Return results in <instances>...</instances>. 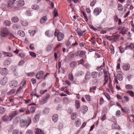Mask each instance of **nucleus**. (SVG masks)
Returning a JSON list of instances; mask_svg holds the SVG:
<instances>
[{
    "label": "nucleus",
    "mask_w": 134,
    "mask_h": 134,
    "mask_svg": "<svg viewBox=\"0 0 134 134\" xmlns=\"http://www.w3.org/2000/svg\"><path fill=\"white\" fill-rule=\"evenodd\" d=\"M54 36H56L58 41H60L64 38V34L61 32L58 31V30H56L54 33Z\"/></svg>",
    "instance_id": "1"
},
{
    "label": "nucleus",
    "mask_w": 134,
    "mask_h": 134,
    "mask_svg": "<svg viewBox=\"0 0 134 134\" xmlns=\"http://www.w3.org/2000/svg\"><path fill=\"white\" fill-rule=\"evenodd\" d=\"M31 119H30L29 122L26 120L22 119L20 121V125L21 127H24L25 126L28 127L29 125L31 123Z\"/></svg>",
    "instance_id": "2"
},
{
    "label": "nucleus",
    "mask_w": 134,
    "mask_h": 134,
    "mask_svg": "<svg viewBox=\"0 0 134 134\" xmlns=\"http://www.w3.org/2000/svg\"><path fill=\"white\" fill-rule=\"evenodd\" d=\"M2 119L4 121L7 122L10 121L12 120V118L9 114L8 115H4L2 117Z\"/></svg>",
    "instance_id": "3"
},
{
    "label": "nucleus",
    "mask_w": 134,
    "mask_h": 134,
    "mask_svg": "<svg viewBox=\"0 0 134 134\" xmlns=\"http://www.w3.org/2000/svg\"><path fill=\"white\" fill-rule=\"evenodd\" d=\"M8 33V30L7 27L3 28L1 31V35L2 36L5 37Z\"/></svg>",
    "instance_id": "4"
},
{
    "label": "nucleus",
    "mask_w": 134,
    "mask_h": 134,
    "mask_svg": "<svg viewBox=\"0 0 134 134\" xmlns=\"http://www.w3.org/2000/svg\"><path fill=\"white\" fill-rule=\"evenodd\" d=\"M69 42L71 47L72 46H74L78 44L77 42H76L74 38L71 39L69 38Z\"/></svg>",
    "instance_id": "5"
},
{
    "label": "nucleus",
    "mask_w": 134,
    "mask_h": 134,
    "mask_svg": "<svg viewBox=\"0 0 134 134\" xmlns=\"http://www.w3.org/2000/svg\"><path fill=\"white\" fill-rule=\"evenodd\" d=\"M8 79L6 77H5L1 79L0 80V84L2 85H5L8 82Z\"/></svg>",
    "instance_id": "6"
},
{
    "label": "nucleus",
    "mask_w": 134,
    "mask_h": 134,
    "mask_svg": "<svg viewBox=\"0 0 134 134\" xmlns=\"http://www.w3.org/2000/svg\"><path fill=\"white\" fill-rule=\"evenodd\" d=\"M44 72L42 71L38 72L36 75V78L38 79H42L43 78Z\"/></svg>",
    "instance_id": "7"
},
{
    "label": "nucleus",
    "mask_w": 134,
    "mask_h": 134,
    "mask_svg": "<svg viewBox=\"0 0 134 134\" xmlns=\"http://www.w3.org/2000/svg\"><path fill=\"white\" fill-rule=\"evenodd\" d=\"M118 30H121V33L122 35H124L125 34L127 31L126 30L124 26H119L118 28Z\"/></svg>",
    "instance_id": "8"
},
{
    "label": "nucleus",
    "mask_w": 134,
    "mask_h": 134,
    "mask_svg": "<svg viewBox=\"0 0 134 134\" xmlns=\"http://www.w3.org/2000/svg\"><path fill=\"white\" fill-rule=\"evenodd\" d=\"M8 72V70L5 68L1 69L0 71L1 74L3 75H7Z\"/></svg>",
    "instance_id": "9"
},
{
    "label": "nucleus",
    "mask_w": 134,
    "mask_h": 134,
    "mask_svg": "<svg viewBox=\"0 0 134 134\" xmlns=\"http://www.w3.org/2000/svg\"><path fill=\"white\" fill-rule=\"evenodd\" d=\"M36 109V108L34 107H31L30 108L29 110L26 111V114H30L31 113H33L35 112Z\"/></svg>",
    "instance_id": "10"
},
{
    "label": "nucleus",
    "mask_w": 134,
    "mask_h": 134,
    "mask_svg": "<svg viewBox=\"0 0 134 134\" xmlns=\"http://www.w3.org/2000/svg\"><path fill=\"white\" fill-rule=\"evenodd\" d=\"M18 85L17 82L15 81H13L10 83L9 84L10 87L12 88H14L16 87Z\"/></svg>",
    "instance_id": "11"
},
{
    "label": "nucleus",
    "mask_w": 134,
    "mask_h": 134,
    "mask_svg": "<svg viewBox=\"0 0 134 134\" xmlns=\"http://www.w3.org/2000/svg\"><path fill=\"white\" fill-rule=\"evenodd\" d=\"M101 11V9L99 8H96L94 10L93 13L95 15L97 16L100 13Z\"/></svg>",
    "instance_id": "12"
},
{
    "label": "nucleus",
    "mask_w": 134,
    "mask_h": 134,
    "mask_svg": "<svg viewBox=\"0 0 134 134\" xmlns=\"http://www.w3.org/2000/svg\"><path fill=\"white\" fill-rule=\"evenodd\" d=\"M54 34L53 32L52 31L47 30L45 32V34L49 37H51L53 36Z\"/></svg>",
    "instance_id": "13"
},
{
    "label": "nucleus",
    "mask_w": 134,
    "mask_h": 134,
    "mask_svg": "<svg viewBox=\"0 0 134 134\" xmlns=\"http://www.w3.org/2000/svg\"><path fill=\"white\" fill-rule=\"evenodd\" d=\"M80 110L82 113L85 114L88 110L87 107L86 105H84L83 107H81Z\"/></svg>",
    "instance_id": "14"
},
{
    "label": "nucleus",
    "mask_w": 134,
    "mask_h": 134,
    "mask_svg": "<svg viewBox=\"0 0 134 134\" xmlns=\"http://www.w3.org/2000/svg\"><path fill=\"white\" fill-rule=\"evenodd\" d=\"M19 114V112L18 111H14L12 112L9 115L12 119L14 117L18 114Z\"/></svg>",
    "instance_id": "15"
},
{
    "label": "nucleus",
    "mask_w": 134,
    "mask_h": 134,
    "mask_svg": "<svg viewBox=\"0 0 134 134\" xmlns=\"http://www.w3.org/2000/svg\"><path fill=\"white\" fill-rule=\"evenodd\" d=\"M17 6L18 7H21L25 4L24 1L23 0H20L16 2Z\"/></svg>",
    "instance_id": "16"
},
{
    "label": "nucleus",
    "mask_w": 134,
    "mask_h": 134,
    "mask_svg": "<svg viewBox=\"0 0 134 134\" xmlns=\"http://www.w3.org/2000/svg\"><path fill=\"white\" fill-rule=\"evenodd\" d=\"M125 49L127 50L128 49L133 50L134 48V44L132 43L131 44L129 45H126L125 47Z\"/></svg>",
    "instance_id": "17"
},
{
    "label": "nucleus",
    "mask_w": 134,
    "mask_h": 134,
    "mask_svg": "<svg viewBox=\"0 0 134 134\" xmlns=\"http://www.w3.org/2000/svg\"><path fill=\"white\" fill-rule=\"evenodd\" d=\"M47 20V19L46 16H43L40 19V22L41 24H43Z\"/></svg>",
    "instance_id": "18"
},
{
    "label": "nucleus",
    "mask_w": 134,
    "mask_h": 134,
    "mask_svg": "<svg viewBox=\"0 0 134 134\" xmlns=\"http://www.w3.org/2000/svg\"><path fill=\"white\" fill-rule=\"evenodd\" d=\"M11 59L8 58L6 59L4 63V65L5 66L8 65H10L11 63Z\"/></svg>",
    "instance_id": "19"
},
{
    "label": "nucleus",
    "mask_w": 134,
    "mask_h": 134,
    "mask_svg": "<svg viewBox=\"0 0 134 134\" xmlns=\"http://www.w3.org/2000/svg\"><path fill=\"white\" fill-rule=\"evenodd\" d=\"M58 115L57 114H54L52 117L53 121L54 122H56L58 120Z\"/></svg>",
    "instance_id": "20"
},
{
    "label": "nucleus",
    "mask_w": 134,
    "mask_h": 134,
    "mask_svg": "<svg viewBox=\"0 0 134 134\" xmlns=\"http://www.w3.org/2000/svg\"><path fill=\"white\" fill-rule=\"evenodd\" d=\"M40 115L39 114H36L35 115L34 118L33 119L34 122L35 123L37 122L39 120Z\"/></svg>",
    "instance_id": "21"
},
{
    "label": "nucleus",
    "mask_w": 134,
    "mask_h": 134,
    "mask_svg": "<svg viewBox=\"0 0 134 134\" xmlns=\"http://www.w3.org/2000/svg\"><path fill=\"white\" fill-rule=\"evenodd\" d=\"M91 74L90 72L88 71L86 73L85 76V80H88L91 78Z\"/></svg>",
    "instance_id": "22"
},
{
    "label": "nucleus",
    "mask_w": 134,
    "mask_h": 134,
    "mask_svg": "<svg viewBox=\"0 0 134 134\" xmlns=\"http://www.w3.org/2000/svg\"><path fill=\"white\" fill-rule=\"evenodd\" d=\"M12 21L13 22L16 23L19 21V19L17 16L13 17L11 19Z\"/></svg>",
    "instance_id": "23"
},
{
    "label": "nucleus",
    "mask_w": 134,
    "mask_h": 134,
    "mask_svg": "<svg viewBox=\"0 0 134 134\" xmlns=\"http://www.w3.org/2000/svg\"><path fill=\"white\" fill-rule=\"evenodd\" d=\"M80 104L79 100H76L75 102V107L76 109H78L80 107Z\"/></svg>",
    "instance_id": "24"
},
{
    "label": "nucleus",
    "mask_w": 134,
    "mask_h": 134,
    "mask_svg": "<svg viewBox=\"0 0 134 134\" xmlns=\"http://www.w3.org/2000/svg\"><path fill=\"white\" fill-rule=\"evenodd\" d=\"M85 31H82L79 29L77 30V33L79 36H82L83 35V33Z\"/></svg>",
    "instance_id": "25"
},
{
    "label": "nucleus",
    "mask_w": 134,
    "mask_h": 134,
    "mask_svg": "<svg viewBox=\"0 0 134 134\" xmlns=\"http://www.w3.org/2000/svg\"><path fill=\"white\" fill-rule=\"evenodd\" d=\"M11 22L8 20H6L3 22V24L5 26H10L11 24Z\"/></svg>",
    "instance_id": "26"
},
{
    "label": "nucleus",
    "mask_w": 134,
    "mask_h": 134,
    "mask_svg": "<svg viewBox=\"0 0 134 134\" xmlns=\"http://www.w3.org/2000/svg\"><path fill=\"white\" fill-rule=\"evenodd\" d=\"M18 34L21 37H24L25 35V33L24 31L22 30H19L18 31Z\"/></svg>",
    "instance_id": "27"
},
{
    "label": "nucleus",
    "mask_w": 134,
    "mask_h": 134,
    "mask_svg": "<svg viewBox=\"0 0 134 134\" xmlns=\"http://www.w3.org/2000/svg\"><path fill=\"white\" fill-rule=\"evenodd\" d=\"M98 74L97 72L94 71L92 72L91 73V76L92 77L95 78H97Z\"/></svg>",
    "instance_id": "28"
},
{
    "label": "nucleus",
    "mask_w": 134,
    "mask_h": 134,
    "mask_svg": "<svg viewBox=\"0 0 134 134\" xmlns=\"http://www.w3.org/2000/svg\"><path fill=\"white\" fill-rule=\"evenodd\" d=\"M116 78L120 81L122 80V75L119 73L117 75Z\"/></svg>",
    "instance_id": "29"
},
{
    "label": "nucleus",
    "mask_w": 134,
    "mask_h": 134,
    "mask_svg": "<svg viewBox=\"0 0 134 134\" xmlns=\"http://www.w3.org/2000/svg\"><path fill=\"white\" fill-rule=\"evenodd\" d=\"M124 98L125 99V100L124 101L123 100H122V102L123 103H125V102H127L129 101L130 98L126 96H124Z\"/></svg>",
    "instance_id": "30"
},
{
    "label": "nucleus",
    "mask_w": 134,
    "mask_h": 134,
    "mask_svg": "<svg viewBox=\"0 0 134 134\" xmlns=\"http://www.w3.org/2000/svg\"><path fill=\"white\" fill-rule=\"evenodd\" d=\"M3 53L5 56H7L8 57H11L13 56V54L10 53L3 52Z\"/></svg>",
    "instance_id": "31"
},
{
    "label": "nucleus",
    "mask_w": 134,
    "mask_h": 134,
    "mask_svg": "<svg viewBox=\"0 0 134 134\" xmlns=\"http://www.w3.org/2000/svg\"><path fill=\"white\" fill-rule=\"evenodd\" d=\"M50 109L48 108H46L43 110V112L45 114H47L50 111Z\"/></svg>",
    "instance_id": "32"
},
{
    "label": "nucleus",
    "mask_w": 134,
    "mask_h": 134,
    "mask_svg": "<svg viewBox=\"0 0 134 134\" xmlns=\"http://www.w3.org/2000/svg\"><path fill=\"white\" fill-rule=\"evenodd\" d=\"M32 8L34 10H37L39 9V7L36 4H34L32 6Z\"/></svg>",
    "instance_id": "33"
},
{
    "label": "nucleus",
    "mask_w": 134,
    "mask_h": 134,
    "mask_svg": "<svg viewBox=\"0 0 134 134\" xmlns=\"http://www.w3.org/2000/svg\"><path fill=\"white\" fill-rule=\"evenodd\" d=\"M81 124V123L80 120H77L75 122V125L77 127L80 126Z\"/></svg>",
    "instance_id": "34"
},
{
    "label": "nucleus",
    "mask_w": 134,
    "mask_h": 134,
    "mask_svg": "<svg viewBox=\"0 0 134 134\" xmlns=\"http://www.w3.org/2000/svg\"><path fill=\"white\" fill-rule=\"evenodd\" d=\"M119 36L118 35H113L111 36L112 40L115 41L118 40L119 38Z\"/></svg>",
    "instance_id": "35"
},
{
    "label": "nucleus",
    "mask_w": 134,
    "mask_h": 134,
    "mask_svg": "<svg viewBox=\"0 0 134 134\" xmlns=\"http://www.w3.org/2000/svg\"><path fill=\"white\" fill-rule=\"evenodd\" d=\"M15 91V89H12L9 92H8L7 93V94L8 95H12L13 94Z\"/></svg>",
    "instance_id": "36"
},
{
    "label": "nucleus",
    "mask_w": 134,
    "mask_h": 134,
    "mask_svg": "<svg viewBox=\"0 0 134 134\" xmlns=\"http://www.w3.org/2000/svg\"><path fill=\"white\" fill-rule=\"evenodd\" d=\"M76 64V63L72 62L70 64V66L71 68H74Z\"/></svg>",
    "instance_id": "37"
},
{
    "label": "nucleus",
    "mask_w": 134,
    "mask_h": 134,
    "mask_svg": "<svg viewBox=\"0 0 134 134\" xmlns=\"http://www.w3.org/2000/svg\"><path fill=\"white\" fill-rule=\"evenodd\" d=\"M76 117V113H73L71 115V118L72 120H74Z\"/></svg>",
    "instance_id": "38"
},
{
    "label": "nucleus",
    "mask_w": 134,
    "mask_h": 134,
    "mask_svg": "<svg viewBox=\"0 0 134 134\" xmlns=\"http://www.w3.org/2000/svg\"><path fill=\"white\" fill-rule=\"evenodd\" d=\"M92 84L93 85H95L98 83V80L97 79H95L92 81Z\"/></svg>",
    "instance_id": "39"
},
{
    "label": "nucleus",
    "mask_w": 134,
    "mask_h": 134,
    "mask_svg": "<svg viewBox=\"0 0 134 134\" xmlns=\"http://www.w3.org/2000/svg\"><path fill=\"white\" fill-rule=\"evenodd\" d=\"M110 49L111 51V53L114 54V49L113 46L112 45L110 46Z\"/></svg>",
    "instance_id": "40"
},
{
    "label": "nucleus",
    "mask_w": 134,
    "mask_h": 134,
    "mask_svg": "<svg viewBox=\"0 0 134 134\" xmlns=\"http://www.w3.org/2000/svg\"><path fill=\"white\" fill-rule=\"evenodd\" d=\"M118 9L120 11H122L123 9V8L121 4H119L118 5Z\"/></svg>",
    "instance_id": "41"
},
{
    "label": "nucleus",
    "mask_w": 134,
    "mask_h": 134,
    "mask_svg": "<svg viewBox=\"0 0 134 134\" xmlns=\"http://www.w3.org/2000/svg\"><path fill=\"white\" fill-rule=\"evenodd\" d=\"M86 99L88 101H90L91 100V96L89 95H86L85 96Z\"/></svg>",
    "instance_id": "42"
},
{
    "label": "nucleus",
    "mask_w": 134,
    "mask_h": 134,
    "mask_svg": "<svg viewBox=\"0 0 134 134\" xmlns=\"http://www.w3.org/2000/svg\"><path fill=\"white\" fill-rule=\"evenodd\" d=\"M30 55L33 57H36V54L33 52H30Z\"/></svg>",
    "instance_id": "43"
},
{
    "label": "nucleus",
    "mask_w": 134,
    "mask_h": 134,
    "mask_svg": "<svg viewBox=\"0 0 134 134\" xmlns=\"http://www.w3.org/2000/svg\"><path fill=\"white\" fill-rule=\"evenodd\" d=\"M126 88L127 89H132L133 88L132 86L130 85H127L125 86Z\"/></svg>",
    "instance_id": "44"
},
{
    "label": "nucleus",
    "mask_w": 134,
    "mask_h": 134,
    "mask_svg": "<svg viewBox=\"0 0 134 134\" xmlns=\"http://www.w3.org/2000/svg\"><path fill=\"white\" fill-rule=\"evenodd\" d=\"M127 93H128L131 96L133 97L134 96V93L132 91H127Z\"/></svg>",
    "instance_id": "45"
},
{
    "label": "nucleus",
    "mask_w": 134,
    "mask_h": 134,
    "mask_svg": "<svg viewBox=\"0 0 134 134\" xmlns=\"http://www.w3.org/2000/svg\"><path fill=\"white\" fill-rule=\"evenodd\" d=\"M85 52L84 51H81L80 53L79 54V56L82 57L83 55H84L85 54Z\"/></svg>",
    "instance_id": "46"
},
{
    "label": "nucleus",
    "mask_w": 134,
    "mask_h": 134,
    "mask_svg": "<svg viewBox=\"0 0 134 134\" xmlns=\"http://www.w3.org/2000/svg\"><path fill=\"white\" fill-rule=\"evenodd\" d=\"M104 95L106 97L108 100H110V96L107 93H104Z\"/></svg>",
    "instance_id": "47"
},
{
    "label": "nucleus",
    "mask_w": 134,
    "mask_h": 134,
    "mask_svg": "<svg viewBox=\"0 0 134 134\" xmlns=\"http://www.w3.org/2000/svg\"><path fill=\"white\" fill-rule=\"evenodd\" d=\"M35 130V133L36 134H40V132L41 131L40 129H36Z\"/></svg>",
    "instance_id": "48"
},
{
    "label": "nucleus",
    "mask_w": 134,
    "mask_h": 134,
    "mask_svg": "<svg viewBox=\"0 0 134 134\" xmlns=\"http://www.w3.org/2000/svg\"><path fill=\"white\" fill-rule=\"evenodd\" d=\"M69 78L71 80H73V77L72 73H70L69 75Z\"/></svg>",
    "instance_id": "49"
},
{
    "label": "nucleus",
    "mask_w": 134,
    "mask_h": 134,
    "mask_svg": "<svg viewBox=\"0 0 134 134\" xmlns=\"http://www.w3.org/2000/svg\"><path fill=\"white\" fill-rule=\"evenodd\" d=\"M124 69L126 70H129L130 69V66L127 65H125L123 66Z\"/></svg>",
    "instance_id": "50"
},
{
    "label": "nucleus",
    "mask_w": 134,
    "mask_h": 134,
    "mask_svg": "<svg viewBox=\"0 0 134 134\" xmlns=\"http://www.w3.org/2000/svg\"><path fill=\"white\" fill-rule=\"evenodd\" d=\"M5 109L4 108H0V114H3L5 112Z\"/></svg>",
    "instance_id": "51"
},
{
    "label": "nucleus",
    "mask_w": 134,
    "mask_h": 134,
    "mask_svg": "<svg viewBox=\"0 0 134 134\" xmlns=\"http://www.w3.org/2000/svg\"><path fill=\"white\" fill-rule=\"evenodd\" d=\"M103 72L104 74V76H108L109 75V72L108 71L104 70Z\"/></svg>",
    "instance_id": "52"
},
{
    "label": "nucleus",
    "mask_w": 134,
    "mask_h": 134,
    "mask_svg": "<svg viewBox=\"0 0 134 134\" xmlns=\"http://www.w3.org/2000/svg\"><path fill=\"white\" fill-rule=\"evenodd\" d=\"M21 24L23 26H27V22L26 21H22Z\"/></svg>",
    "instance_id": "53"
},
{
    "label": "nucleus",
    "mask_w": 134,
    "mask_h": 134,
    "mask_svg": "<svg viewBox=\"0 0 134 134\" xmlns=\"http://www.w3.org/2000/svg\"><path fill=\"white\" fill-rule=\"evenodd\" d=\"M104 102V100L102 97H101L100 98L99 104L102 105Z\"/></svg>",
    "instance_id": "54"
},
{
    "label": "nucleus",
    "mask_w": 134,
    "mask_h": 134,
    "mask_svg": "<svg viewBox=\"0 0 134 134\" xmlns=\"http://www.w3.org/2000/svg\"><path fill=\"white\" fill-rule=\"evenodd\" d=\"M120 52L121 53H122L124 51V49L121 47L120 46L119 47Z\"/></svg>",
    "instance_id": "55"
},
{
    "label": "nucleus",
    "mask_w": 134,
    "mask_h": 134,
    "mask_svg": "<svg viewBox=\"0 0 134 134\" xmlns=\"http://www.w3.org/2000/svg\"><path fill=\"white\" fill-rule=\"evenodd\" d=\"M84 74V72L81 71H79L78 72V75L79 76V75H83Z\"/></svg>",
    "instance_id": "56"
},
{
    "label": "nucleus",
    "mask_w": 134,
    "mask_h": 134,
    "mask_svg": "<svg viewBox=\"0 0 134 134\" xmlns=\"http://www.w3.org/2000/svg\"><path fill=\"white\" fill-rule=\"evenodd\" d=\"M31 81L33 84L36 83V80L35 78H33L31 79Z\"/></svg>",
    "instance_id": "57"
},
{
    "label": "nucleus",
    "mask_w": 134,
    "mask_h": 134,
    "mask_svg": "<svg viewBox=\"0 0 134 134\" xmlns=\"http://www.w3.org/2000/svg\"><path fill=\"white\" fill-rule=\"evenodd\" d=\"M105 38H107L108 40H112V38H111V36H109L108 35H106L105 36Z\"/></svg>",
    "instance_id": "58"
},
{
    "label": "nucleus",
    "mask_w": 134,
    "mask_h": 134,
    "mask_svg": "<svg viewBox=\"0 0 134 134\" xmlns=\"http://www.w3.org/2000/svg\"><path fill=\"white\" fill-rule=\"evenodd\" d=\"M47 102V99H42L41 101V104H44L46 103Z\"/></svg>",
    "instance_id": "59"
},
{
    "label": "nucleus",
    "mask_w": 134,
    "mask_h": 134,
    "mask_svg": "<svg viewBox=\"0 0 134 134\" xmlns=\"http://www.w3.org/2000/svg\"><path fill=\"white\" fill-rule=\"evenodd\" d=\"M82 13H83V15L84 17V18H85V20L86 21H87L88 19V18H87V16L86 15L84 12H83Z\"/></svg>",
    "instance_id": "60"
},
{
    "label": "nucleus",
    "mask_w": 134,
    "mask_h": 134,
    "mask_svg": "<svg viewBox=\"0 0 134 134\" xmlns=\"http://www.w3.org/2000/svg\"><path fill=\"white\" fill-rule=\"evenodd\" d=\"M32 131L30 130H27L26 133V134H32Z\"/></svg>",
    "instance_id": "61"
},
{
    "label": "nucleus",
    "mask_w": 134,
    "mask_h": 134,
    "mask_svg": "<svg viewBox=\"0 0 134 134\" xmlns=\"http://www.w3.org/2000/svg\"><path fill=\"white\" fill-rule=\"evenodd\" d=\"M96 3L95 0H93L90 3V5L92 7H93Z\"/></svg>",
    "instance_id": "62"
},
{
    "label": "nucleus",
    "mask_w": 134,
    "mask_h": 134,
    "mask_svg": "<svg viewBox=\"0 0 134 134\" xmlns=\"http://www.w3.org/2000/svg\"><path fill=\"white\" fill-rule=\"evenodd\" d=\"M24 62L23 60H21L19 62L18 65L19 66H21L24 63Z\"/></svg>",
    "instance_id": "63"
},
{
    "label": "nucleus",
    "mask_w": 134,
    "mask_h": 134,
    "mask_svg": "<svg viewBox=\"0 0 134 134\" xmlns=\"http://www.w3.org/2000/svg\"><path fill=\"white\" fill-rule=\"evenodd\" d=\"M118 126V125L117 124H114L112 125V127L113 129H116L117 128Z\"/></svg>",
    "instance_id": "64"
}]
</instances>
